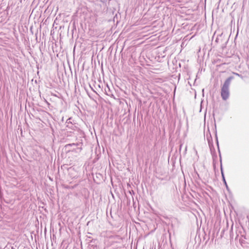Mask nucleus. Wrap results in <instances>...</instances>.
Segmentation results:
<instances>
[{
    "instance_id": "f257e3e1",
    "label": "nucleus",
    "mask_w": 249,
    "mask_h": 249,
    "mask_svg": "<svg viewBox=\"0 0 249 249\" xmlns=\"http://www.w3.org/2000/svg\"><path fill=\"white\" fill-rule=\"evenodd\" d=\"M232 79V77L228 78L223 84L221 91V96L224 100H226L229 97L230 91L229 86L230 85L231 80Z\"/></svg>"
},
{
    "instance_id": "f03ea898",
    "label": "nucleus",
    "mask_w": 249,
    "mask_h": 249,
    "mask_svg": "<svg viewBox=\"0 0 249 249\" xmlns=\"http://www.w3.org/2000/svg\"><path fill=\"white\" fill-rule=\"evenodd\" d=\"M222 176L223 181H224L225 185L227 186V183H226V181L225 180V178L224 177L223 173L222 172Z\"/></svg>"
}]
</instances>
